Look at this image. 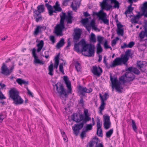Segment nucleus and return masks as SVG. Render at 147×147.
<instances>
[{"label": "nucleus", "mask_w": 147, "mask_h": 147, "mask_svg": "<svg viewBox=\"0 0 147 147\" xmlns=\"http://www.w3.org/2000/svg\"><path fill=\"white\" fill-rule=\"evenodd\" d=\"M84 117L83 114H77L76 113L73 114L71 116L72 120L76 122L79 123L82 121V122L80 123L75 124L74 126L72 127L74 134L76 136L78 135L80 130L83 127L84 123H86L91 119V117L89 115L88 109H84Z\"/></svg>", "instance_id": "2"}, {"label": "nucleus", "mask_w": 147, "mask_h": 147, "mask_svg": "<svg viewBox=\"0 0 147 147\" xmlns=\"http://www.w3.org/2000/svg\"><path fill=\"white\" fill-rule=\"evenodd\" d=\"M104 48L106 49H110L111 50L112 49V48L108 46V43H107V40H106L105 41V43H104Z\"/></svg>", "instance_id": "51"}, {"label": "nucleus", "mask_w": 147, "mask_h": 147, "mask_svg": "<svg viewBox=\"0 0 147 147\" xmlns=\"http://www.w3.org/2000/svg\"><path fill=\"white\" fill-rule=\"evenodd\" d=\"M146 32L142 31L140 32L139 34V37L141 39H143L145 35L146 34Z\"/></svg>", "instance_id": "53"}, {"label": "nucleus", "mask_w": 147, "mask_h": 147, "mask_svg": "<svg viewBox=\"0 0 147 147\" xmlns=\"http://www.w3.org/2000/svg\"><path fill=\"white\" fill-rule=\"evenodd\" d=\"M97 134L99 136L102 137V131L101 128H97Z\"/></svg>", "instance_id": "46"}, {"label": "nucleus", "mask_w": 147, "mask_h": 147, "mask_svg": "<svg viewBox=\"0 0 147 147\" xmlns=\"http://www.w3.org/2000/svg\"><path fill=\"white\" fill-rule=\"evenodd\" d=\"M122 63L125 65L126 64L122 57H117L113 61L112 64L110 65V66L111 67H115L117 66L121 65Z\"/></svg>", "instance_id": "12"}, {"label": "nucleus", "mask_w": 147, "mask_h": 147, "mask_svg": "<svg viewBox=\"0 0 147 147\" xmlns=\"http://www.w3.org/2000/svg\"><path fill=\"white\" fill-rule=\"evenodd\" d=\"M60 53H59L57 55H56L55 57V63L54 66L55 67L57 68L58 67V65L59 63V57Z\"/></svg>", "instance_id": "29"}, {"label": "nucleus", "mask_w": 147, "mask_h": 147, "mask_svg": "<svg viewBox=\"0 0 147 147\" xmlns=\"http://www.w3.org/2000/svg\"><path fill=\"white\" fill-rule=\"evenodd\" d=\"M48 69L49 71L48 74L51 76H52L53 75V63H51L49 66Z\"/></svg>", "instance_id": "36"}, {"label": "nucleus", "mask_w": 147, "mask_h": 147, "mask_svg": "<svg viewBox=\"0 0 147 147\" xmlns=\"http://www.w3.org/2000/svg\"><path fill=\"white\" fill-rule=\"evenodd\" d=\"M44 45V42L43 40H41L39 41V43L36 45L37 47V52H40L42 48Z\"/></svg>", "instance_id": "26"}, {"label": "nucleus", "mask_w": 147, "mask_h": 147, "mask_svg": "<svg viewBox=\"0 0 147 147\" xmlns=\"http://www.w3.org/2000/svg\"><path fill=\"white\" fill-rule=\"evenodd\" d=\"M64 39L62 38L57 43L56 47L57 49H59L64 45Z\"/></svg>", "instance_id": "33"}, {"label": "nucleus", "mask_w": 147, "mask_h": 147, "mask_svg": "<svg viewBox=\"0 0 147 147\" xmlns=\"http://www.w3.org/2000/svg\"><path fill=\"white\" fill-rule=\"evenodd\" d=\"M94 46L91 45H90V46L88 48V53H83V55L86 56L90 57L94 55Z\"/></svg>", "instance_id": "17"}, {"label": "nucleus", "mask_w": 147, "mask_h": 147, "mask_svg": "<svg viewBox=\"0 0 147 147\" xmlns=\"http://www.w3.org/2000/svg\"><path fill=\"white\" fill-rule=\"evenodd\" d=\"M63 64L62 63L60 64L59 65V70L60 71L62 72L63 74H64V72L63 70Z\"/></svg>", "instance_id": "49"}, {"label": "nucleus", "mask_w": 147, "mask_h": 147, "mask_svg": "<svg viewBox=\"0 0 147 147\" xmlns=\"http://www.w3.org/2000/svg\"><path fill=\"white\" fill-rule=\"evenodd\" d=\"M90 25L91 27L95 25V21L93 20L91 21L90 23Z\"/></svg>", "instance_id": "63"}, {"label": "nucleus", "mask_w": 147, "mask_h": 147, "mask_svg": "<svg viewBox=\"0 0 147 147\" xmlns=\"http://www.w3.org/2000/svg\"><path fill=\"white\" fill-rule=\"evenodd\" d=\"M128 2L130 3V5L128 7L127 9L125 12L126 15L128 13H130L134 10L133 7H131L133 3V1L132 0H128Z\"/></svg>", "instance_id": "23"}, {"label": "nucleus", "mask_w": 147, "mask_h": 147, "mask_svg": "<svg viewBox=\"0 0 147 147\" xmlns=\"http://www.w3.org/2000/svg\"><path fill=\"white\" fill-rule=\"evenodd\" d=\"M75 69L78 72L80 71L81 69V64L78 61H76L75 63Z\"/></svg>", "instance_id": "35"}, {"label": "nucleus", "mask_w": 147, "mask_h": 147, "mask_svg": "<svg viewBox=\"0 0 147 147\" xmlns=\"http://www.w3.org/2000/svg\"><path fill=\"white\" fill-rule=\"evenodd\" d=\"M142 9L144 12H145L146 10V12L144 14V16L147 17V2L144 3V4Z\"/></svg>", "instance_id": "44"}, {"label": "nucleus", "mask_w": 147, "mask_h": 147, "mask_svg": "<svg viewBox=\"0 0 147 147\" xmlns=\"http://www.w3.org/2000/svg\"><path fill=\"white\" fill-rule=\"evenodd\" d=\"M98 144V142L97 141H95L94 140H92L89 142L88 143L89 147H93L94 145L96 144L97 145Z\"/></svg>", "instance_id": "42"}, {"label": "nucleus", "mask_w": 147, "mask_h": 147, "mask_svg": "<svg viewBox=\"0 0 147 147\" xmlns=\"http://www.w3.org/2000/svg\"><path fill=\"white\" fill-rule=\"evenodd\" d=\"M107 0H103L102 3H100V6L101 7L102 9L103 10V9H106L108 10L110 9L111 7V5H109L107 3Z\"/></svg>", "instance_id": "21"}, {"label": "nucleus", "mask_w": 147, "mask_h": 147, "mask_svg": "<svg viewBox=\"0 0 147 147\" xmlns=\"http://www.w3.org/2000/svg\"><path fill=\"white\" fill-rule=\"evenodd\" d=\"M80 7V4L78 1H75L74 3L73 2L71 5V7L72 8V9L75 11H76L77 9L78 8Z\"/></svg>", "instance_id": "24"}, {"label": "nucleus", "mask_w": 147, "mask_h": 147, "mask_svg": "<svg viewBox=\"0 0 147 147\" xmlns=\"http://www.w3.org/2000/svg\"><path fill=\"white\" fill-rule=\"evenodd\" d=\"M83 14L84 16L85 17H86L90 16V15L89 14L87 11L84 12Z\"/></svg>", "instance_id": "60"}, {"label": "nucleus", "mask_w": 147, "mask_h": 147, "mask_svg": "<svg viewBox=\"0 0 147 147\" xmlns=\"http://www.w3.org/2000/svg\"><path fill=\"white\" fill-rule=\"evenodd\" d=\"M46 29V27L44 26L38 25L37 26L34 31L33 32V34L34 36H37L39 33H41L42 32V29H44L45 30Z\"/></svg>", "instance_id": "20"}, {"label": "nucleus", "mask_w": 147, "mask_h": 147, "mask_svg": "<svg viewBox=\"0 0 147 147\" xmlns=\"http://www.w3.org/2000/svg\"><path fill=\"white\" fill-rule=\"evenodd\" d=\"M119 38L117 37L115 39H113L112 41L111 45L112 46H115L117 43V41L119 40Z\"/></svg>", "instance_id": "48"}, {"label": "nucleus", "mask_w": 147, "mask_h": 147, "mask_svg": "<svg viewBox=\"0 0 147 147\" xmlns=\"http://www.w3.org/2000/svg\"><path fill=\"white\" fill-rule=\"evenodd\" d=\"M102 49L101 47L100 44L98 43L96 46V52L98 54H99L102 52Z\"/></svg>", "instance_id": "40"}, {"label": "nucleus", "mask_w": 147, "mask_h": 147, "mask_svg": "<svg viewBox=\"0 0 147 147\" xmlns=\"http://www.w3.org/2000/svg\"><path fill=\"white\" fill-rule=\"evenodd\" d=\"M1 73L5 76L9 75V69L4 63H3L1 69Z\"/></svg>", "instance_id": "15"}, {"label": "nucleus", "mask_w": 147, "mask_h": 147, "mask_svg": "<svg viewBox=\"0 0 147 147\" xmlns=\"http://www.w3.org/2000/svg\"><path fill=\"white\" fill-rule=\"evenodd\" d=\"M81 42L82 43V49H81V52L83 53H85V52H86L88 49V47L89 45L86 43V42L84 39H82L81 40Z\"/></svg>", "instance_id": "18"}, {"label": "nucleus", "mask_w": 147, "mask_h": 147, "mask_svg": "<svg viewBox=\"0 0 147 147\" xmlns=\"http://www.w3.org/2000/svg\"><path fill=\"white\" fill-rule=\"evenodd\" d=\"M53 86L54 89H55L57 91L56 93L58 94L59 97L62 100H63L64 99V88L63 84L58 82L55 85L53 84Z\"/></svg>", "instance_id": "6"}, {"label": "nucleus", "mask_w": 147, "mask_h": 147, "mask_svg": "<svg viewBox=\"0 0 147 147\" xmlns=\"http://www.w3.org/2000/svg\"><path fill=\"white\" fill-rule=\"evenodd\" d=\"M36 50L35 48H33L32 49V54L34 59V63H35L43 65L44 63V62L38 59V57L36 53Z\"/></svg>", "instance_id": "14"}, {"label": "nucleus", "mask_w": 147, "mask_h": 147, "mask_svg": "<svg viewBox=\"0 0 147 147\" xmlns=\"http://www.w3.org/2000/svg\"><path fill=\"white\" fill-rule=\"evenodd\" d=\"M97 128H101L102 126V123L100 122V120L99 118L97 117L96 119Z\"/></svg>", "instance_id": "43"}, {"label": "nucleus", "mask_w": 147, "mask_h": 147, "mask_svg": "<svg viewBox=\"0 0 147 147\" xmlns=\"http://www.w3.org/2000/svg\"><path fill=\"white\" fill-rule=\"evenodd\" d=\"M62 15L60 16V23L56 25L55 27L53 33L57 36L63 35V30L64 28V12H62Z\"/></svg>", "instance_id": "4"}, {"label": "nucleus", "mask_w": 147, "mask_h": 147, "mask_svg": "<svg viewBox=\"0 0 147 147\" xmlns=\"http://www.w3.org/2000/svg\"><path fill=\"white\" fill-rule=\"evenodd\" d=\"M78 92L82 96L79 103L84 104V101L82 97L85 96L86 93H90L91 92L93 91L92 89L91 88L87 89L85 87H84L81 85H79L78 87Z\"/></svg>", "instance_id": "7"}, {"label": "nucleus", "mask_w": 147, "mask_h": 147, "mask_svg": "<svg viewBox=\"0 0 147 147\" xmlns=\"http://www.w3.org/2000/svg\"><path fill=\"white\" fill-rule=\"evenodd\" d=\"M93 15L97 16L100 20L102 21L104 24L109 25V20L107 18V14L102 10H100L98 12H93Z\"/></svg>", "instance_id": "8"}, {"label": "nucleus", "mask_w": 147, "mask_h": 147, "mask_svg": "<svg viewBox=\"0 0 147 147\" xmlns=\"http://www.w3.org/2000/svg\"><path fill=\"white\" fill-rule=\"evenodd\" d=\"M89 21V19L88 18H84L81 20L82 23L84 25H86Z\"/></svg>", "instance_id": "50"}, {"label": "nucleus", "mask_w": 147, "mask_h": 147, "mask_svg": "<svg viewBox=\"0 0 147 147\" xmlns=\"http://www.w3.org/2000/svg\"><path fill=\"white\" fill-rule=\"evenodd\" d=\"M101 101V104L99 107V110L101 114H102V111L104 109L105 106L106 105V103L104 100L103 99H102V100Z\"/></svg>", "instance_id": "30"}, {"label": "nucleus", "mask_w": 147, "mask_h": 147, "mask_svg": "<svg viewBox=\"0 0 147 147\" xmlns=\"http://www.w3.org/2000/svg\"><path fill=\"white\" fill-rule=\"evenodd\" d=\"M82 43L81 42V40L77 43H76L74 45V50L78 53L81 52V49L80 48L81 47Z\"/></svg>", "instance_id": "25"}, {"label": "nucleus", "mask_w": 147, "mask_h": 147, "mask_svg": "<svg viewBox=\"0 0 147 147\" xmlns=\"http://www.w3.org/2000/svg\"><path fill=\"white\" fill-rule=\"evenodd\" d=\"M16 82L20 85H22V84H28V81H26L21 78L17 79L16 80Z\"/></svg>", "instance_id": "32"}, {"label": "nucleus", "mask_w": 147, "mask_h": 147, "mask_svg": "<svg viewBox=\"0 0 147 147\" xmlns=\"http://www.w3.org/2000/svg\"><path fill=\"white\" fill-rule=\"evenodd\" d=\"M10 97L13 100V103L15 105H19L22 104L23 99L19 95V92L15 88H13L9 90Z\"/></svg>", "instance_id": "3"}, {"label": "nucleus", "mask_w": 147, "mask_h": 147, "mask_svg": "<svg viewBox=\"0 0 147 147\" xmlns=\"http://www.w3.org/2000/svg\"><path fill=\"white\" fill-rule=\"evenodd\" d=\"M113 129H110L106 132V137L108 138L110 137L113 134Z\"/></svg>", "instance_id": "41"}, {"label": "nucleus", "mask_w": 147, "mask_h": 147, "mask_svg": "<svg viewBox=\"0 0 147 147\" xmlns=\"http://www.w3.org/2000/svg\"><path fill=\"white\" fill-rule=\"evenodd\" d=\"M92 128V125L91 124H88L86 127L85 131H87L91 130Z\"/></svg>", "instance_id": "45"}, {"label": "nucleus", "mask_w": 147, "mask_h": 147, "mask_svg": "<svg viewBox=\"0 0 147 147\" xmlns=\"http://www.w3.org/2000/svg\"><path fill=\"white\" fill-rule=\"evenodd\" d=\"M65 84L67 88V91H65V96L69 94H71L72 89L71 81L67 76H65Z\"/></svg>", "instance_id": "9"}, {"label": "nucleus", "mask_w": 147, "mask_h": 147, "mask_svg": "<svg viewBox=\"0 0 147 147\" xmlns=\"http://www.w3.org/2000/svg\"><path fill=\"white\" fill-rule=\"evenodd\" d=\"M142 15H140L139 12L138 14L135 16H134L131 19V21L132 23H137L138 22V20L141 17Z\"/></svg>", "instance_id": "27"}, {"label": "nucleus", "mask_w": 147, "mask_h": 147, "mask_svg": "<svg viewBox=\"0 0 147 147\" xmlns=\"http://www.w3.org/2000/svg\"><path fill=\"white\" fill-rule=\"evenodd\" d=\"M103 118L104 127L105 129H108L110 127L111 125L110 117L106 114L103 116Z\"/></svg>", "instance_id": "11"}, {"label": "nucleus", "mask_w": 147, "mask_h": 147, "mask_svg": "<svg viewBox=\"0 0 147 147\" xmlns=\"http://www.w3.org/2000/svg\"><path fill=\"white\" fill-rule=\"evenodd\" d=\"M45 7L44 5H39L37 7V10H34L33 11L34 13L37 15H39L41 13L45 11Z\"/></svg>", "instance_id": "16"}, {"label": "nucleus", "mask_w": 147, "mask_h": 147, "mask_svg": "<svg viewBox=\"0 0 147 147\" xmlns=\"http://www.w3.org/2000/svg\"><path fill=\"white\" fill-rule=\"evenodd\" d=\"M45 6L47 8L48 13L50 16H52L53 13H56L57 12H59L62 11V9L60 6V5L57 1L53 7L48 4H45Z\"/></svg>", "instance_id": "5"}, {"label": "nucleus", "mask_w": 147, "mask_h": 147, "mask_svg": "<svg viewBox=\"0 0 147 147\" xmlns=\"http://www.w3.org/2000/svg\"><path fill=\"white\" fill-rule=\"evenodd\" d=\"M74 32V35L73 39L74 40L78 41L80 38L82 30L80 29L76 28H75Z\"/></svg>", "instance_id": "13"}, {"label": "nucleus", "mask_w": 147, "mask_h": 147, "mask_svg": "<svg viewBox=\"0 0 147 147\" xmlns=\"http://www.w3.org/2000/svg\"><path fill=\"white\" fill-rule=\"evenodd\" d=\"M86 131L85 130L82 131L80 134V136L82 139H83L84 137V136L86 133Z\"/></svg>", "instance_id": "57"}, {"label": "nucleus", "mask_w": 147, "mask_h": 147, "mask_svg": "<svg viewBox=\"0 0 147 147\" xmlns=\"http://www.w3.org/2000/svg\"><path fill=\"white\" fill-rule=\"evenodd\" d=\"M132 127L134 130V131L136 133H137L138 132V129L136 125L135 122V121L132 120Z\"/></svg>", "instance_id": "38"}, {"label": "nucleus", "mask_w": 147, "mask_h": 147, "mask_svg": "<svg viewBox=\"0 0 147 147\" xmlns=\"http://www.w3.org/2000/svg\"><path fill=\"white\" fill-rule=\"evenodd\" d=\"M134 68V67H129L127 69H126V71H129V72H131L132 73V72H133V71Z\"/></svg>", "instance_id": "58"}, {"label": "nucleus", "mask_w": 147, "mask_h": 147, "mask_svg": "<svg viewBox=\"0 0 147 147\" xmlns=\"http://www.w3.org/2000/svg\"><path fill=\"white\" fill-rule=\"evenodd\" d=\"M67 15L66 16L65 13V20H66L67 24H71L72 22V12L71 11H69L67 13Z\"/></svg>", "instance_id": "19"}, {"label": "nucleus", "mask_w": 147, "mask_h": 147, "mask_svg": "<svg viewBox=\"0 0 147 147\" xmlns=\"http://www.w3.org/2000/svg\"><path fill=\"white\" fill-rule=\"evenodd\" d=\"M99 96L101 101H102V99H103L104 101L105 102V101H106L109 97V94L107 92H105L104 94L103 97L104 98H103V96L100 93L99 94Z\"/></svg>", "instance_id": "31"}, {"label": "nucleus", "mask_w": 147, "mask_h": 147, "mask_svg": "<svg viewBox=\"0 0 147 147\" xmlns=\"http://www.w3.org/2000/svg\"><path fill=\"white\" fill-rule=\"evenodd\" d=\"M117 33L118 35L123 36L124 33L123 30L120 28L119 26H118L117 27Z\"/></svg>", "instance_id": "39"}, {"label": "nucleus", "mask_w": 147, "mask_h": 147, "mask_svg": "<svg viewBox=\"0 0 147 147\" xmlns=\"http://www.w3.org/2000/svg\"><path fill=\"white\" fill-rule=\"evenodd\" d=\"M104 38L102 36H98L97 37V41L98 43H99L100 44L102 42V41L104 39Z\"/></svg>", "instance_id": "47"}, {"label": "nucleus", "mask_w": 147, "mask_h": 147, "mask_svg": "<svg viewBox=\"0 0 147 147\" xmlns=\"http://www.w3.org/2000/svg\"><path fill=\"white\" fill-rule=\"evenodd\" d=\"M145 62L142 61H138L137 62V66L139 69L142 71V69L144 66V63Z\"/></svg>", "instance_id": "28"}, {"label": "nucleus", "mask_w": 147, "mask_h": 147, "mask_svg": "<svg viewBox=\"0 0 147 147\" xmlns=\"http://www.w3.org/2000/svg\"><path fill=\"white\" fill-rule=\"evenodd\" d=\"M6 98V97L4 96L2 92L1 91H0V100H2L3 99H5Z\"/></svg>", "instance_id": "56"}, {"label": "nucleus", "mask_w": 147, "mask_h": 147, "mask_svg": "<svg viewBox=\"0 0 147 147\" xmlns=\"http://www.w3.org/2000/svg\"><path fill=\"white\" fill-rule=\"evenodd\" d=\"M102 68L99 66L96 65L93 66L91 69V71L95 76L98 77H100L102 72Z\"/></svg>", "instance_id": "10"}, {"label": "nucleus", "mask_w": 147, "mask_h": 147, "mask_svg": "<svg viewBox=\"0 0 147 147\" xmlns=\"http://www.w3.org/2000/svg\"><path fill=\"white\" fill-rule=\"evenodd\" d=\"M121 47L122 49L128 48V45H127L126 43L124 42L123 45H121Z\"/></svg>", "instance_id": "59"}, {"label": "nucleus", "mask_w": 147, "mask_h": 147, "mask_svg": "<svg viewBox=\"0 0 147 147\" xmlns=\"http://www.w3.org/2000/svg\"><path fill=\"white\" fill-rule=\"evenodd\" d=\"M26 89L28 91V94L31 96L32 97H33V95H32V93L30 92V91L28 89V88L27 87L26 88Z\"/></svg>", "instance_id": "61"}, {"label": "nucleus", "mask_w": 147, "mask_h": 147, "mask_svg": "<svg viewBox=\"0 0 147 147\" xmlns=\"http://www.w3.org/2000/svg\"><path fill=\"white\" fill-rule=\"evenodd\" d=\"M135 45V43L133 41L130 42L128 44V48H131Z\"/></svg>", "instance_id": "55"}, {"label": "nucleus", "mask_w": 147, "mask_h": 147, "mask_svg": "<svg viewBox=\"0 0 147 147\" xmlns=\"http://www.w3.org/2000/svg\"><path fill=\"white\" fill-rule=\"evenodd\" d=\"M95 147H103V146L102 143H100L96 145Z\"/></svg>", "instance_id": "64"}, {"label": "nucleus", "mask_w": 147, "mask_h": 147, "mask_svg": "<svg viewBox=\"0 0 147 147\" xmlns=\"http://www.w3.org/2000/svg\"><path fill=\"white\" fill-rule=\"evenodd\" d=\"M34 18L35 19V21L36 22H38L40 20H42V17L41 14H40L39 15H37L35 13H34L33 15Z\"/></svg>", "instance_id": "37"}, {"label": "nucleus", "mask_w": 147, "mask_h": 147, "mask_svg": "<svg viewBox=\"0 0 147 147\" xmlns=\"http://www.w3.org/2000/svg\"><path fill=\"white\" fill-rule=\"evenodd\" d=\"M50 40L52 42L53 44H54L55 42V37L54 36L51 35L49 37Z\"/></svg>", "instance_id": "54"}, {"label": "nucleus", "mask_w": 147, "mask_h": 147, "mask_svg": "<svg viewBox=\"0 0 147 147\" xmlns=\"http://www.w3.org/2000/svg\"><path fill=\"white\" fill-rule=\"evenodd\" d=\"M14 65L13 64L12 66H11V68H10V69H9V74H10L13 71L14 69Z\"/></svg>", "instance_id": "62"}, {"label": "nucleus", "mask_w": 147, "mask_h": 147, "mask_svg": "<svg viewBox=\"0 0 147 147\" xmlns=\"http://www.w3.org/2000/svg\"><path fill=\"white\" fill-rule=\"evenodd\" d=\"M89 38L90 40V42L95 43L96 42L95 35L93 33H91V35L90 37Z\"/></svg>", "instance_id": "34"}, {"label": "nucleus", "mask_w": 147, "mask_h": 147, "mask_svg": "<svg viewBox=\"0 0 147 147\" xmlns=\"http://www.w3.org/2000/svg\"><path fill=\"white\" fill-rule=\"evenodd\" d=\"M133 72L137 75H139L140 73V71L136 67H134Z\"/></svg>", "instance_id": "52"}, {"label": "nucleus", "mask_w": 147, "mask_h": 147, "mask_svg": "<svg viewBox=\"0 0 147 147\" xmlns=\"http://www.w3.org/2000/svg\"><path fill=\"white\" fill-rule=\"evenodd\" d=\"M135 78L134 75L131 72L127 71L120 77L119 81L117 76H113L111 74L110 80L112 84V90L113 91L114 88H115L116 91L118 93H121L123 87L121 85V83L119 81L122 82L124 84L126 82H129L130 81H132L134 80Z\"/></svg>", "instance_id": "1"}, {"label": "nucleus", "mask_w": 147, "mask_h": 147, "mask_svg": "<svg viewBox=\"0 0 147 147\" xmlns=\"http://www.w3.org/2000/svg\"><path fill=\"white\" fill-rule=\"evenodd\" d=\"M131 50V49L127 50L125 53V54L123 57V59L124 61H125L126 63L129 60V57L130 56Z\"/></svg>", "instance_id": "22"}]
</instances>
